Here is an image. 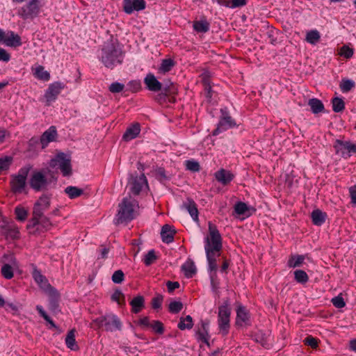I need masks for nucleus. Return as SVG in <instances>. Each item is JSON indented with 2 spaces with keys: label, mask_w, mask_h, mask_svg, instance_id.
<instances>
[{
  "label": "nucleus",
  "mask_w": 356,
  "mask_h": 356,
  "mask_svg": "<svg viewBox=\"0 0 356 356\" xmlns=\"http://www.w3.org/2000/svg\"><path fill=\"white\" fill-rule=\"evenodd\" d=\"M186 166L187 170L192 172H198L200 170L199 163L195 161H186Z\"/></svg>",
  "instance_id": "nucleus-52"
},
{
  "label": "nucleus",
  "mask_w": 356,
  "mask_h": 356,
  "mask_svg": "<svg viewBox=\"0 0 356 356\" xmlns=\"http://www.w3.org/2000/svg\"><path fill=\"white\" fill-rule=\"evenodd\" d=\"M332 302L337 308H342L346 305L343 298L340 296L334 297L332 299Z\"/></svg>",
  "instance_id": "nucleus-54"
},
{
  "label": "nucleus",
  "mask_w": 356,
  "mask_h": 356,
  "mask_svg": "<svg viewBox=\"0 0 356 356\" xmlns=\"http://www.w3.org/2000/svg\"><path fill=\"white\" fill-rule=\"evenodd\" d=\"M140 132V127L138 123H136L128 127L123 134L122 138L125 141H129L136 138Z\"/></svg>",
  "instance_id": "nucleus-23"
},
{
  "label": "nucleus",
  "mask_w": 356,
  "mask_h": 356,
  "mask_svg": "<svg viewBox=\"0 0 356 356\" xmlns=\"http://www.w3.org/2000/svg\"><path fill=\"white\" fill-rule=\"evenodd\" d=\"M36 309L40 314V315L47 321L48 322L51 327H56V324L51 319V318L47 314L45 311L43 309L42 307L40 305L36 306Z\"/></svg>",
  "instance_id": "nucleus-46"
},
{
  "label": "nucleus",
  "mask_w": 356,
  "mask_h": 356,
  "mask_svg": "<svg viewBox=\"0 0 356 356\" xmlns=\"http://www.w3.org/2000/svg\"><path fill=\"white\" fill-rule=\"evenodd\" d=\"M49 168H59L64 177L72 175V167L70 159L67 158L64 153L58 154L49 161Z\"/></svg>",
  "instance_id": "nucleus-9"
},
{
  "label": "nucleus",
  "mask_w": 356,
  "mask_h": 356,
  "mask_svg": "<svg viewBox=\"0 0 356 356\" xmlns=\"http://www.w3.org/2000/svg\"><path fill=\"white\" fill-rule=\"evenodd\" d=\"M65 88V84L60 81H56L51 83L45 92L44 97L49 105L51 102H54L60 93L61 90Z\"/></svg>",
  "instance_id": "nucleus-14"
},
{
  "label": "nucleus",
  "mask_w": 356,
  "mask_h": 356,
  "mask_svg": "<svg viewBox=\"0 0 356 356\" xmlns=\"http://www.w3.org/2000/svg\"><path fill=\"white\" fill-rule=\"evenodd\" d=\"M193 29L198 33H207L209 30L210 24L206 20L194 21Z\"/></svg>",
  "instance_id": "nucleus-32"
},
{
  "label": "nucleus",
  "mask_w": 356,
  "mask_h": 356,
  "mask_svg": "<svg viewBox=\"0 0 356 356\" xmlns=\"http://www.w3.org/2000/svg\"><path fill=\"white\" fill-rule=\"evenodd\" d=\"M1 274L6 279L10 280L13 277V271L12 267L9 264H4L1 267Z\"/></svg>",
  "instance_id": "nucleus-47"
},
{
  "label": "nucleus",
  "mask_w": 356,
  "mask_h": 356,
  "mask_svg": "<svg viewBox=\"0 0 356 356\" xmlns=\"http://www.w3.org/2000/svg\"><path fill=\"white\" fill-rule=\"evenodd\" d=\"M166 286L169 292H172L176 289L179 287V283L178 282L168 281L166 283Z\"/></svg>",
  "instance_id": "nucleus-61"
},
{
  "label": "nucleus",
  "mask_w": 356,
  "mask_h": 356,
  "mask_svg": "<svg viewBox=\"0 0 356 356\" xmlns=\"http://www.w3.org/2000/svg\"><path fill=\"white\" fill-rule=\"evenodd\" d=\"M304 260V255H292L288 261V266L289 268L299 267L303 264Z\"/></svg>",
  "instance_id": "nucleus-35"
},
{
  "label": "nucleus",
  "mask_w": 356,
  "mask_h": 356,
  "mask_svg": "<svg viewBox=\"0 0 356 356\" xmlns=\"http://www.w3.org/2000/svg\"><path fill=\"white\" fill-rule=\"evenodd\" d=\"M235 125L236 123L232 117L228 115H225L220 120L217 128L213 131V135L216 136L220 132L230 129Z\"/></svg>",
  "instance_id": "nucleus-16"
},
{
  "label": "nucleus",
  "mask_w": 356,
  "mask_h": 356,
  "mask_svg": "<svg viewBox=\"0 0 356 356\" xmlns=\"http://www.w3.org/2000/svg\"><path fill=\"white\" fill-rule=\"evenodd\" d=\"M110 250V247L106 245H101L99 248V252L100 254V258L106 259L108 257V254Z\"/></svg>",
  "instance_id": "nucleus-56"
},
{
  "label": "nucleus",
  "mask_w": 356,
  "mask_h": 356,
  "mask_svg": "<svg viewBox=\"0 0 356 356\" xmlns=\"http://www.w3.org/2000/svg\"><path fill=\"white\" fill-rule=\"evenodd\" d=\"M163 301V297L161 296H158L152 298V307L154 309H159L161 307Z\"/></svg>",
  "instance_id": "nucleus-55"
},
{
  "label": "nucleus",
  "mask_w": 356,
  "mask_h": 356,
  "mask_svg": "<svg viewBox=\"0 0 356 356\" xmlns=\"http://www.w3.org/2000/svg\"><path fill=\"white\" fill-rule=\"evenodd\" d=\"M345 108V103L341 98L334 97L332 99V109L336 113L341 112Z\"/></svg>",
  "instance_id": "nucleus-39"
},
{
  "label": "nucleus",
  "mask_w": 356,
  "mask_h": 356,
  "mask_svg": "<svg viewBox=\"0 0 356 356\" xmlns=\"http://www.w3.org/2000/svg\"><path fill=\"white\" fill-rule=\"evenodd\" d=\"M294 277L296 281L301 284H305L309 280L307 274L302 270H296L294 272Z\"/></svg>",
  "instance_id": "nucleus-40"
},
{
  "label": "nucleus",
  "mask_w": 356,
  "mask_h": 356,
  "mask_svg": "<svg viewBox=\"0 0 356 356\" xmlns=\"http://www.w3.org/2000/svg\"><path fill=\"white\" fill-rule=\"evenodd\" d=\"M9 60V54L5 49L0 48V60L8 62Z\"/></svg>",
  "instance_id": "nucleus-63"
},
{
  "label": "nucleus",
  "mask_w": 356,
  "mask_h": 356,
  "mask_svg": "<svg viewBox=\"0 0 356 356\" xmlns=\"http://www.w3.org/2000/svg\"><path fill=\"white\" fill-rule=\"evenodd\" d=\"M15 213L16 216V219L19 221H24L28 216L27 210L22 207H17L15 209Z\"/></svg>",
  "instance_id": "nucleus-41"
},
{
  "label": "nucleus",
  "mask_w": 356,
  "mask_h": 356,
  "mask_svg": "<svg viewBox=\"0 0 356 356\" xmlns=\"http://www.w3.org/2000/svg\"><path fill=\"white\" fill-rule=\"evenodd\" d=\"M150 327L154 331V332L162 334L164 332L163 324L159 321H153L151 323Z\"/></svg>",
  "instance_id": "nucleus-48"
},
{
  "label": "nucleus",
  "mask_w": 356,
  "mask_h": 356,
  "mask_svg": "<svg viewBox=\"0 0 356 356\" xmlns=\"http://www.w3.org/2000/svg\"><path fill=\"white\" fill-rule=\"evenodd\" d=\"M184 207L188 211L195 221L198 220L199 212L197 210V204L192 199L188 198L187 200L184 203Z\"/></svg>",
  "instance_id": "nucleus-26"
},
{
  "label": "nucleus",
  "mask_w": 356,
  "mask_h": 356,
  "mask_svg": "<svg viewBox=\"0 0 356 356\" xmlns=\"http://www.w3.org/2000/svg\"><path fill=\"white\" fill-rule=\"evenodd\" d=\"M176 234L175 229L170 225L166 224L162 227L161 236L163 242L165 243H172L174 241V236Z\"/></svg>",
  "instance_id": "nucleus-20"
},
{
  "label": "nucleus",
  "mask_w": 356,
  "mask_h": 356,
  "mask_svg": "<svg viewBox=\"0 0 356 356\" xmlns=\"http://www.w3.org/2000/svg\"><path fill=\"white\" fill-rule=\"evenodd\" d=\"M75 329L70 330L67 332L65 340L67 347L72 350H77L79 349V346L77 345L75 339Z\"/></svg>",
  "instance_id": "nucleus-28"
},
{
  "label": "nucleus",
  "mask_w": 356,
  "mask_h": 356,
  "mask_svg": "<svg viewBox=\"0 0 356 356\" xmlns=\"http://www.w3.org/2000/svg\"><path fill=\"white\" fill-rule=\"evenodd\" d=\"M326 216V213L319 209L314 210L312 213V222L317 226H321L325 222Z\"/></svg>",
  "instance_id": "nucleus-30"
},
{
  "label": "nucleus",
  "mask_w": 356,
  "mask_h": 356,
  "mask_svg": "<svg viewBox=\"0 0 356 356\" xmlns=\"http://www.w3.org/2000/svg\"><path fill=\"white\" fill-rule=\"evenodd\" d=\"M131 192L138 195L144 187H147V181L144 174L140 176L131 175L129 181Z\"/></svg>",
  "instance_id": "nucleus-13"
},
{
  "label": "nucleus",
  "mask_w": 356,
  "mask_h": 356,
  "mask_svg": "<svg viewBox=\"0 0 356 356\" xmlns=\"http://www.w3.org/2000/svg\"><path fill=\"white\" fill-rule=\"evenodd\" d=\"M144 83L145 84L147 88L152 92H159L162 90L163 94L165 96H168L172 93H173L174 86L172 83H170V86H165L163 88H162V83L159 82L155 76L149 73L144 79Z\"/></svg>",
  "instance_id": "nucleus-11"
},
{
  "label": "nucleus",
  "mask_w": 356,
  "mask_h": 356,
  "mask_svg": "<svg viewBox=\"0 0 356 356\" xmlns=\"http://www.w3.org/2000/svg\"><path fill=\"white\" fill-rule=\"evenodd\" d=\"M31 168V165H26L21 168L17 174L10 176V186L13 193L21 194L24 191L26 186L27 177Z\"/></svg>",
  "instance_id": "nucleus-5"
},
{
  "label": "nucleus",
  "mask_w": 356,
  "mask_h": 356,
  "mask_svg": "<svg viewBox=\"0 0 356 356\" xmlns=\"http://www.w3.org/2000/svg\"><path fill=\"white\" fill-rule=\"evenodd\" d=\"M145 7V0H123V10L127 14H131L134 11L143 10Z\"/></svg>",
  "instance_id": "nucleus-15"
},
{
  "label": "nucleus",
  "mask_w": 356,
  "mask_h": 356,
  "mask_svg": "<svg viewBox=\"0 0 356 356\" xmlns=\"http://www.w3.org/2000/svg\"><path fill=\"white\" fill-rule=\"evenodd\" d=\"M100 60L108 68L112 69L116 65L121 64L123 55L119 43L113 40L105 42L102 49Z\"/></svg>",
  "instance_id": "nucleus-3"
},
{
  "label": "nucleus",
  "mask_w": 356,
  "mask_h": 356,
  "mask_svg": "<svg viewBox=\"0 0 356 356\" xmlns=\"http://www.w3.org/2000/svg\"><path fill=\"white\" fill-rule=\"evenodd\" d=\"M36 225H42L45 229H48L51 226V223L47 217L43 216V218L40 219V222Z\"/></svg>",
  "instance_id": "nucleus-58"
},
{
  "label": "nucleus",
  "mask_w": 356,
  "mask_h": 356,
  "mask_svg": "<svg viewBox=\"0 0 356 356\" xmlns=\"http://www.w3.org/2000/svg\"><path fill=\"white\" fill-rule=\"evenodd\" d=\"M41 5L40 0H30L17 10V15L23 19H33L36 17L40 12Z\"/></svg>",
  "instance_id": "nucleus-10"
},
{
  "label": "nucleus",
  "mask_w": 356,
  "mask_h": 356,
  "mask_svg": "<svg viewBox=\"0 0 356 356\" xmlns=\"http://www.w3.org/2000/svg\"><path fill=\"white\" fill-rule=\"evenodd\" d=\"M138 202L131 196L124 197L118 205V211L115 218V224L127 223L136 218Z\"/></svg>",
  "instance_id": "nucleus-4"
},
{
  "label": "nucleus",
  "mask_w": 356,
  "mask_h": 356,
  "mask_svg": "<svg viewBox=\"0 0 356 356\" xmlns=\"http://www.w3.org/2000/svg\"><path fill=\"white\" fill-rule=\"evenodd\" d=\"M156 175L159 178L160 180L166 179L165 171L162 168H159L156 170Z\"/></svg>",
  "instance_id": "nucleus-64"
},
{
  "label": "nucleus",
  "mask_w": 356,
  "mask_h": 356,
  "mask_svg": "<svg viewBox=\"0 0 356 356\" xmlns=\"http://www.w3.org/2000/svg\"><path fill=\"white\" fill-rule=\"evenodd\" d=\"M209 323L202 321L201 327L198 328L196 332L198 340L202 341L207 345L209 346V333H208Z\"/></svg>",
  "instance_id": "nucleus-25"
},
{
  "label": "nucleus",
  "mask_w": 356,
  "mask_h": 356,
  "mask_svg": "<svg viewBox=\"0 0 356 356\" xmlns=\"http://www.w3.org/2000/svg\"><path fill=\"white\" fill-rule=\"evenodd\" d=\"M65 193L70 199H74L81 196L83 193V191L76 186H67L65 188Z\"/></svg>",
  "instance_id": "nucleus-37"
},
{
  "label": "nucleus",
  "mask_w": 356,
  "mask_h": 356,
  "mask_svg": "<svg viewBox=\"0 0 356 356\" xmlns=\"http://www.w3.org/2000/svg\"><path fill=\"white\" fill-rule=\"evenodd\" d=\"M215 178L223 186H226L233 180L234 175L230 171L222 168L215 173Z\"/></svg>",
  "instance_id": "nucleus-19"
},
{
  "label": "nucleus",
  "mask_w": 356,
  "mask_h": 356,
  "mask_svg": "<svg viewBox=\"0 0 356 356\" xmlns=\"http://www.w3.org/2000/svg\"><path fill=\"white\" fill-rule=\"evenodd\" d=\"M355 87V83L352 80L344 79L340 83V89L343 92H348Z\"/></svg>",
  "instance_id": "nucleus-42"
},
{
  "label": "nucleus",
  "mask_w": 356,
  "mask_h": 356,
  "mask_svg": "<svg viewBox=\"0 0 356 356\" xmlns=\"http://www.w3.org/2000/svg\"><path fill=\"white\" fill-rule=\"evenodd\" d=\"M32 275L34 280L40 286V287L44 288L47 286L54 296L56 297L58 296L57 291L48 284L47 280L43 275H42L41 272L38 269L34 268Z\"/></svg>",
  "instance_id": "nucleus-17"
},
{
  "label": "nucleus",
  "mask_w": 356,
  "mask_h": 356,
  "mask_svg": "<svg viewBox=\"0 0 356 356\" xmlns=\"http://www.w3.org/2000/svg\"><path fill=\"white\" fill-rule=\"evenodd\" d=\"M51 204L50 196L43 194L36 201L34 204L33 210V218L31 219V225L33 227L36 226V224L40 222V219L43 218V213L47 209H49Z\"/></svg>",
  "instance_id": "nucleus-8"
},
{
  "label": "nucleus",
  "mask_w": 356,
  "mask_h": 356,
  "mask_svg": "<svg viewBox=\"0 0 356 356\" xmlns=\"http://www.w3.org/2000/svg\"><path fill=\"white\" fill-rule=\"evenodd\" d=\"M193 326V318L190 315L186 316L185 318L181 317L179 323H178V327L181 330L186 329L190 330Z\"/></svg>",
  "instance_id": "nucleus-34"
},
{
  "label": "nucleus",
  "mask_w": 356,
  "mask_h": 356,
  "mask_svg": "<svg viewBox=\"0 0 356 356\" xmlns=\"http://www.w3.org/2000/svg\"><path fill=\"white\" fill-rule=\"evenodd\" d=\"M353 53H354V51H353V49L352 48H350L347 45H343L340 49L339 54L341 56H344L346 58H350L353 56Z\"/></svg>",
  "instance_id": "nucleus-51"
},
{
  "label": "nucleus",
  "mask_w": 356,
  "mask_h": 356,
  "mask_svg": "<svg viewBox=\"0 0 356 356\" xmlns=\"http://www.w3.org/2000/svg\"><path fill=\"white\" fill-rule=\"evenodd\" d=\"M183 308V304L179 301H173L170 303L168 309L170 313L177 314Z\"/></svg>",
  "instance_id": "nucleus-45"
},
{
  "label": "nucleus",
  "mask_w": 356,
  "mask_h": 356,
  "mask_svg": "<svg viewBox=\"0 0 356 356\" xmlns=\"http://www.w3.org/2000/svg\"><path fill=\"white\" fill-rule=\"evenodd\" d=\"M4 43L12 47H17L22 45L21 38L18 34H15L13 31H9L6 33Z\"/></svg>",
  "instance_id": "nucleus-24"
},
{
  "label": "nucleus",
  "mask_w": 356,
  "mask_h": 356,
  "mask_svg": "<svg viewBox=\"0 0 356 356\" xmlns=\"http://www.w3.org/2000/svg\"><path fill=\"white\" fill-rule=\"evenodd\" d=\"M305 343L312 348H316L318 346V341L316 339L312 336L307 337L305 339Z\"/></svg>",
  "instance_id": "nucleus-57"
},
{
  "label": "nucleus",
  "mask_w": 356,
  "mask_h": 356,
  "mask_svg": "<svg viewBox=\"0 0 356 356\" xmlns=\"http://www.w3.org/2000/svg\"><path fill=\"white\" fill-rule=\"evenodd\" d=\"M182 270L186 277H193L196 273V267L191 260L186 261L181 266Z\"/></svg>",
  "instance_id": "nucleus-29"
},
{
  "label": "nucleus",
  "mask_w": 356,
  "mask_h": 356,
  "mask_svg": "<svg viewBox=\"0 0 356 356\" xmlns=\"http://www.w3.org/2000/svg\"><path fill=\"white\" fill-rule=\"evenodd\" d=\"M175 62L171 58L163 59L159 67V72L161 74H165L170 72L175 65Z\"/></svg>",
  "instance_id": "nucleus-33"
},
{
  "label": "nucleus",
  "mask_w": 356,
  "mask_h": 356,
  "mask_svg": "<svg viewBox=\"0 0 356 356\" xmlns=\"http://www.w3.org/2000/svg\"><path fill=\"white\" fill-rule=\"evenodd\" d=\"M12 160L13 159L10 156L0 158V172L8 170L12 163Z\"/></svg>",
  "instance_id": "nucleus-49"
},
{
  "label": "nucleus",
  "mask_w": 356,
  "mask_h": 356,
  "mask_svg": "<svg viewBox=\"0 0 356 356\" xmlns=\"http://www.w3.org/2000/svg\"><path fill=\"white\" fill-rule=\"evenodd\" d=\"M333 147L336 154H340L344 158L350 157L352 153H356V144L348 140L337 139Z\"/></svg>",
  "instance_id": "nucleus-12"
},
{
  "label": "nucleus",
  "mask_w": 356,
  "mask_h": 356,
  "mask_svg": "<svg viewBox=\"0 0 356 356\" xmlns=\"http://www.w3.org/2000/svg\"><path fill=\"white\" fill-rule=\"evenodd\" d=\"M351 203L356 205V185L349 188Z\"/></svg>",
  "instance_id": "nucleus-60"
},
{
  "label": "nucleus",
  "mask_w": 356,
  "mask_h": 356,
  "mask_svg": "<svg viewBox=\"0 0 356 356\" xmlns=\"http://www.w3.org/2000/svg\"><path fill=\"white\" fill-rule=\"evenodd\" d=\"M56 137L57 131L56 127L54 126L50 127L40 137L42 148L46 147L49 143L54 141Z\"/></svg>",
  "instance_id": "nucleus-18"
},
{
  "label": "nucleus",
  "mask_w": 356,
  "mask_h": 356,
  "mask_svg": "<svg viewBox=\"0 0 356 356\" xmlns=\"http://www.w3.org/2000/svg\"><path fill=\"white\" fill-rule=\"evenodd\" d=\"M156 260V256L154 250H149L145 256L143 261L146 266H150Z\"/></svg>",
  "instance_id": "nucleus-44"
},
{
  "label": "nucleus",
  "mask_w": 356,
  "mask_h": 356,
  "mask_svg": "<svg viewBox=\"0 0 356 356\" xmlns=\"http://www.w3.org/2000/svg\"><path fill=\"white\" fill-rule=\"evenodd\" d=\"M250 315L245 307L239 305L236 309V324L239 326H243L247 324L249 321Z\"/></svg>",
  "instance_id": "nucleus-22"
},
{
  "label": "nucleus",
  "mask_w": 356,
  "mask_h": 356,
  "mask_svg": "<svg viewBox=\"0 0 356 356\" xmlns=\"http://www.w3.org/2000/svg\"><path fill=\"white\" fill-rule=\"evenodd\" d=\"M131 306V312L138 314L145 307V299L142 296H137L130 302Z\"/></svg>",
  "instance_id": "nucleus-27"
},
{
  "label": "nucleus",
  "mask_w": 356,
  "mask_h": 356,
  "mask_svg": "<svg viewBox=\"0 0 356 356\" xmlns=\"http://www.w3.org/2000/svg\"><path fill=\"white\" fill-rule=\"evenodd\" d=\"M93 323L99 328H103L108 332H113L117 330H120L122 327V323L119 318L112 314L98 317L93 321Z\"/></svg>",
  "instance_id": "nucleus-7"
},
{
  "label": "nucleus",
  "mask_w": 356,
  "mask_h": 356,
  "mask_svg": "<svg viewBox=\"0 0 356 356\" xmlns=\"http://www.w3.org/2000/svg\"><path fill=\"white\" fill-rule=\"evenodd\" d=\"M33 74L37 79L40 80L49 81L50 79L49 73L45 71L42 65H39L35 69Z\"/></svg>",
  "instance_id": "nucleus-36"
},
{
  "label": "nucleus",
  "mask_w": 356,
  "mask_h": 356,
  "mask_svg": "<svg viewBox=\"0 0 356 356\" xmlns=\"http://www.w3.org/2000/svg\"><path fill=\"white\" fill-rule=\"evenodd\" d=\"M209 236L205 238L204 249L209 268L211 271L217 270L216 259L220 254L222 248V237L217 227L212 222H209Z\"/></svg>",
  "instance_id": "nucleus-1"
},
{
  "label": "nucleus",
  "mask_w": 356,
  "mask_h": 356,
  "mask_svg": "<svg viewBox=\"0 0 356 356\" xmlns=\"http://www.w3.org/2000/svg\"><path fill=\"white\" fill-rule=\"evenodd\" d=\"M124 88V84L118 83V82H114L111 83L109 86V90L112 93H117L120 92L123 90Z\"/></svg>",
  "instance_id": "nucleus-53"
},
{
  "label": "nucleus",
  "mask_w": 356,
  "mask_h": 356,
  "mask_svg": "<svg viewBox=\"0 0 356 356\" xmlns=\"http://www.w3.org/2000/svg\"><path fill=\"white\" fill-rule=\"evenodd\" d=\"M313 113L317 114L324 111V105L321 100L316 98L310 99L308 102Z\"/></svg>",
  "instance_id": "nucleus-31"
},
{
  "label": "nucleus",
  "mask_w": 356,
  "mask_h": 356,
  "mask_svg": "<svg viewBox=\"0 0 356 356\" xmlns=\"http://www.w3.org/2000/svg\"><path fill=\"white\" fill-rule=\"evenodd\" d=\"M57 175L56 171L49 168L35 170L30 177L29 185L36 192L47 191L56 184Z\"/></svg>",
  "instance_id": "nucleus-2"
},
{
  "label": "nucleus",
  "mask_w": 356,
  "mask_h": 356,
  "mask_svg": "<svg viewBox=\"0 0 356 356\" xmlns=\"http://www.w3.org/2000/svg\"><path fill=\"white\" fill-rule=\"evenodd\" d=\"M111 300L117 302L120 305H124L125 298L120 290H115L111 296Z\"/></svg>",
  "instance_id": "nucleus-43"
},
{
  "label": "nucleus",
  "mask_w": 356,
  "mask_h": 356,
  "mask_svg": "<svg viewBox=\"0 0 356 356\" xmlns=\"http://www.w3.org/2000/svg\"><path fill=\"white\" fill-rule=\"evenodd\" d=\"M230 315L231 308L229 307V301L225 300L222 305L218 307V325L219 332L222 336H226L230 328Z\"/></svg>",
  "instance_id": "nucleus-6"
},
{
  "label": "nucleus",
  "mask_w": 356,
  "mask_h": 356,
  "mask_svg": "<svg viewBox=\"0 0 356 356\" xmlns=\"http://www.w3.org/2000/svg\"><path fill=\"white\" fill-rule=\"evenodd\" d=\"M124 279V275L122 270H118L112 275V281L115 284H120Z\"/></svg>",
  "instance_id": "nucleus-50"
},
{
  "label": "nucleus",
  "mask_w": 356,
  "mask_h": 356,
  "mask_svg": "<svg viewBox=\"0 0 356 356\" xmlns=\"http://www.w3.org/2000/svg\"><path fill=\"white\" fill-rule=\"evenodd\" d=\"M201 77H202V83H203L204 88H207L208 86L211 87L210 79H209V75L207 72H204V73L202 74Z\"/></svg>",
  "instance_id": "nucleus-59"
},
{
  "label": "nucleus",
  "mask_w": 356,
  "mask_h": 356,
  "mask_svg": "<svg viewBox=\"0 0 356 356\" xmlns=\"http://www.w3.org/2000/svg\"><path fill=\"white\" fill-rule=\"evenodd\" d=\"M321 38L319 32L317 30H312L307 33L306 41L312 44H316Z\"/></svg>",
  "instance_id": "nucleus-38"
},
{
  "label": "nucleus",
  "mask_w": 356,
  "mask_h": 356,
  "mask_svg": "<svg viewBox=\"0 0 356 356\" xmlns=\"http://www.w3.org/2000/svg\"><path fill=\"white\" fill-rule=\"evenodd\" d=\"M232 5L230 6L231 8H237V7H241L247 3L246 0H231Z\"/></svg>",
  "instance_id": "nucleus-62"
},
{
  "label": "nucleus",
  "mask_w": 356,
  "mask_h": 356,
  "mask_svg": "<svg viewBox=\"0 0 356 356\" xmlns=\"http://www.w3.org/2000/svg\"><path fill=\"white\" fill-rule=\"evenodd\" d=\"M234 212L241 216L243 215L246 217L250 216L253 212L256 211V209L253 207H249L245 202H238L235 204L234 207Z\"/></svg>",
  "instance_id": "nucleus-21"
}]
</instances>
